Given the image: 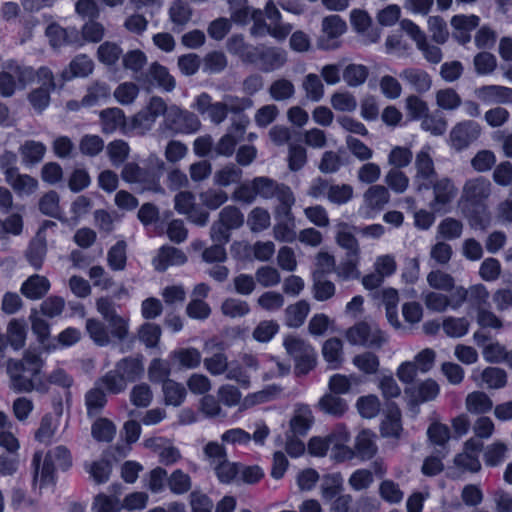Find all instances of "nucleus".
I'll list each match as a JSON object with an SVG mask.
<instances>
[{
	"label": "nucleus",
	"instance_id": "obj_1",
	"mask_svg": "<svg viewBox=\"0 0 512 512\" xmlns=\"http://www.w3.org/2000/svg\"><path fill=\"white\" fill-rule=\"evenodd\" d=\"M43 367V359L35 353H26L21 360L9 359L6 372L10 379V388L17 393H48L49 387L41 375Z\"/></svg>",
	"mask_w": 512,
	"mask_h": 512
},
{
	"label": "nucleus",
	"instance_id": "obj_2",
	"mask_svg": "<svg viewBox=\"0 0 512 512\" xmlns=\"http://www.w3.org/2000/svg\"><path fill=\"white\" fill-rule=\"evenodd\" d=\"M165 171L164 161L155 153L142 160L141 164L128 162L121 171L122 179L131 184L138 193H164L160 179Z\"/></svg>",
	"mask_w": 512,
	"mask_h": 512
},
{
	"label": "nucleus",
	"instance_id": "obj_3",
	"mask_svg": "<svg viewBox=\"0 0 512 512\" xmlns=\"http://www.w3.org/2000/svg\"><path fill=\"white\" fill-rule=\"evenodd\" d=\"M71 466L70 451L63 445L50 449L44 458L41 451H36L31 462L33 481H39L40 488L53 485L56 481V470L67 471Z\"/></svg>",
	"mask_w": 512,
	"mask_h": 512
},
{
	"label": "nucleus",
	"instance_id": "obj_4",
	"mask_svg": "<svg viewBox=\"0 0 512 512\" xmlns=\"http://www.w3.org/2000/svg\"><path fill=\"white\" fill-rule=\"evenodd\" d=\"M491 182L480 176L465 182L461 195L463 209L468 212L471 225L484 230L487 221L482 214L486 210V201L491 195Z\"/></svg>",
	"mask_w": 512,
	"mask_h": 512
},
{
	"label": "nucleus",
	"instance_id": "obj_5",
	"mask_svg": "<svg viewBox=\"0 0 512 512\" xmlns=\"http://www.w3.org/2000/svg\"><path fill=\"white\" fill-rule=\"evenodd\" d=\"M248 57L247 65H252L263 73H272L280 70L288 60V54L285 49L265 44L255 45L252 54Z\"/></svg>",
	"mask_w": 512,
	"mask_h": 512
},
{
	"label": "nucleus",
	"instance_id": "obj_6",
	"mask_svg": "<svg viewBox=\"0 0 512 512\" xmlns=\"http://www.w3.org/2000/svg\"><path fill=\"white\" fill-rule=\"evenodd\" d=\"M346 338L352 345L379 350L387 342V336L374 322L360 321L346 331Z\"/></svg>",
	"mask_w": 512,
	"mask_h": 512
},
{
	"label": "nucleus",
	"instance_id": "obj_7",
	"mask_svg": "<svg viewBox=\"0 0 512 512\" xmlns=\"http://www.w3.org/2000/svg\"><path fill=\"white\" fill-rule=\"evenodd\" d=\"M34 81V69L28 66H22L15 60H8L3 65V71L0 72V95L2 97H11L17 88V83L25 86Z\"/></svg>",
	"mask_w": 512,
	"mask_h": 512
},
{
	"label": "nucleus",
	"instance_id": "obj_8",
	"mask_svg": "<svg viewBox=\"0 0 512 512\" xmlns=\"http://www.w3.org/2000/svg\"><path fill=\"white\" fill-rule=\"evenodd\" d=\"M283 345L294 359L295 372L298 375H306L315 367L317 354L308 342L296 336H288Z\"/></svg>",
	"mask_w": 512,
	"mask_h": 512
},
{
	"label": "nucleus",
	"instance_id": "obj_9",
	"mask_svg": "<svg viewBox=\"0 0 512 512\" xmlns=\"http://www.w3.org/2000/svg\"><path fill=\"white\" fill-rule=\"evenodd\" d=\"M200 125L197 115L175 105L169 107L163 120L164 129L171 135L195 133Z\"/></svg>",
	"mask_w": 512,
	"mask_h": 512
},
{
	"label": "nucleus",
	"instance_id": "obj_10",
	"mask_svg": "<svg viewBox=\"0 0 512 512\" xmlns=\"http://www.w3.org/2000/svg\"><path fill=\"white\" fill-rule=\"evenodd\" d=\"M249 124V118L241 115L233 119L227 132L219 139L213 148L217 156L230 157L234 154L237 144L244 139L246 128Z\"/></svg>",
	"mask_w": 512,
	"mask_h": 512
},
{
	"label": "nucleus",
	"instance_id": "obj_11",
	"mask_svg": "<svg viewBox=\"0 0 512 512\" xmlns=\"http://www.w3.org/2000/svg\"><path fill=\"white\" fill-rule=\"evenodd\" d=\"M416 174L414 176V186L417 192H423L431 189L433 180L436 176L434 161L430 154V147L424 146L415 157Z\"/></svg>",
	"mask_w": 512,
	"mask_h": 512
},
{
	"label": "nucleus",
	"instance_id": "obj_12",
	"mask_svg": "<svg viewBox=\"0 0 512 512\" xmlns=\"http://www.w3.org/2000/svg\"><path fill=\"white\" fill-rule=\"evenodd\" d=\"M480 133L478 123L471 120L459 122L450 131V146L458 152L465 150L479 138Z\"/></svg>",
	"mask_w": 512,
	"mask_h": 512
},
{
	"label": "nucleus",
	"instance_id": "obj_13",
	"mask_svg": "<svg viewBox=\"0 0 512 512\" xmlns=\"http://www.w3.org/2000/svg\"><path fill=\"white\" fill-rule=\"evenodd\" d=\"M135 80L147 89L156 86L167 92L172 91L176 86L175 79L168 69L157 62L152 63L146 73L136 76Z\"/></svg>",
	"mask_w": 512,
	"mask_h": 512
},
{
	"label": "nucleus",
	"instance_id": "obj_14",
	"mask_svg": "<svg viewBox=\"0 0 512 512\" xmlns=\"http://www.w3.org/2000/svg\"><path fill=\"white\" fill-rule=\"evenodd\" d=\"M390 201V193L385 186L372 185L363 194V205L366 218H374Z\"/></svg>",
	"mask_w": 512,
	"mask_h": 512
},
{
	"label": "nucleus",
	"instance_id": "obj_15",
	"mask_svg": "<svg viewBox=\"0 0 512 512\" xmlns=\"http://www.w3.org/2000/svg\"><path fill=\"white\" fill-rule=\"evenodd\" d=\"M434 200L431 207L436 211H442L456 197L457 189L449 178H442L437 181L433 180L432 186Z\"/></svg>",
	"mask_w": 512,
	"mask_h": 512
},
{
	"label": "nucleus",
	"instance_id": "obj_16",
	"mask_svg": "<svg viewBox=\"0 0 512 512\" xmlns=\"http://www.w3.org/2000/svg\"><path fill=\"white\" fill-rule=\"evenodd\" d=\"M440 392L438 383L429 378L405 389L413 404H422L434 400Z\"/></svg>",
	"mask_w": 512,
	"mask_h": 512
},
{
	"label": "nucleus",
	"instance_id": "obj_17",
	"mask_svg": "<svg viewBox=\"0 0 512 512\" xmlns=\"http://www.w3.org/2000/svg\"><path fill=\"white\" fill-rule=\"evenodd\" d=\"M116 372L128 382L139 380L144 374L143 356H128L120 359L115 364Z\"/></svg>",
	"mask_w": 512,
	"mask_h": 512
},
{
	"label": "nucleus",
	"instance_id": "obj_18",
	"mask_svg": "<svg viewBox=\"0 0 512 512\" xmlns=\"http://www.w3.org/2000/svg\"><path fill=\"white\" fill-rule=\"evenodd\" d=\"M187 261L186 255L182 250L164 245L159 249V253L153 260L154 267L159 272H164L169 266L182 265Z\"/></svg>",
	"mask_w": 512,
	"mask_h": 512
},
{
	"label": "nucleus",
	"instance_id": "obj_19",
	"mask_svg": "<svg viewBox=\"0 0 512 512\" xmlns=\"http://www.w3.org/2000/svg\"><path fill=\"white\" fill-rule=\"evenodd\" d=\"M313 421L314 417L310 408L306 405H300L290 420V429L287 433L292 434V436H305L310 430Z\"/></svg>",
	"mask_w": 512,
	"mask_h": 512
},
{
	"label": "nucleus",
	"instance_id": "obj_20",
	"mask_svg": "<svg viewBox=\"0 0 512 512\" xmlns=\"http://www.w3.org/2000/svg\"><path fill=\"white\" fill-rule=\"evenodd\" d=\"M94 68L93 61L85 54L77 55L61 73L62 83L70 81L77 77H86L92 73Z\"/></svg>",
	"mask_w": 512,
	"mask_h": 512
},
{
	"label": "nucleus",
	"instance_id": "obj_21",
	"mask_svg": "<svg viewBox=\"0 0 512 512\" xmlns=\"http://www.w3.org/2000/svg\"><path fill=\"white\" fill-rule=\"evenodd\" d=\"M50 289V282L45 276L33 274L21 285L20 292L30 300L44 297Z\"/></svg>",
	"mask_w": 512,
	"mask_h": 512
},
{
	"label": "nucleus",
	"instance_id": "obj_22",
	"mask_svg": "<svg viewBox=\"0 0 512 512\" xmlns=\"http://www.w3.org/2000/svg\"><path fill=\"white\" fill-rule=\"evenodd\" d=\"M475 95L484 103H506L512 101V88L484 85L475 90Z\"/></svg>",
	"mask_w": 512,
	"mask_h": 512
},
{
	"label": "nucleus",
	"instance_id": "obj_23",
	"mask_svg": "<svg viewBox=\"0 0 512 512\" xmlns=\"http://www.w3.org/2000/svg\"><path fill=\"white\" fill-rule=\"evenodd\" d=\"M107 404L106 391L101 388L96 382L91 389L85 394V406L87 416L94 418L100 415Z\"/></svg>",
	"mask_w": 512,
	"mask_h": 512
},
{
	"label": "nucleus",
	"instance_id": "obj_24",
	"mask_svg": "<svg viewBox=\"0 0 512 512\" xmlns=\"http://www.w3.org/2000/svg\"><path fill=\"white\" fill-rule=\"evenodd\" d=\"M400 78L406 81L416 92L425 93L432 86L430 75L421 69L407 68L400 73Z\"/></svg>",
	"mask_w": 512,
	"mask_h": 512
},
{
	"label": "nucleus",
	"instance_id": "obj_25",
	"mask_svg": "<svg viewBox=\"0 0 512 512\" xmlns=\"http://www.w3.org/2000/svg\"><path fill=\"white\" fill-rule=\"evenodd\" d=\"M376 435L370 430H362L355 439L354 449L356 457L361 460H370L377 453Z\"/></svg>",
	"mask_w": 512,
	"mask_h": 512
},
{
	"label": "nucleus",
	"instance_id": "obj_26",
	"mask_svg": "<svg viewBox=\"0 0 512 512\" xmlns=\"http://www.w3.org/2000/svg\"><path fill=\"white\" fill-rule=\"evenodd\" d=\"M349 157L347 153L339 149L338 151H325L320 160L318 169L325 174H333L340 170L342 166L347 165Z\"/></svg>",
	"mask_w": 512,
	"mask_h": 512
},
{
	"label": "nucleus",
	"instance_id": "obj_27",
	"mask_svg": "<svg viewBox=\"0 0 512 512\" xmlns=\"http://www.w3.org/2000/svg\"><path fill=\"white\" fill-rule=\"evenodd\" d=\"M277 223L273 228L274 237L281 242L291 243L296 239L295 218L292 213L289 216L275 213Z\"/></svg>",
	"mask_w": 512,
	"mask_h": 512
},
{
	"label": "nucleus",
	"instance_id": "obj_28",
	"mask_svg": "<svg viewBox=\"0 0 512 512\" xmlns=\"http://www.w3.org/2000/svg\"><path fill=\"white\" fill-rule=\"evenodd\" d=\"M310 312V305L306 300H299L288 305L285 309V324L290 328L301 327Z\"/></svg>",
	"mask_w": 512,
	"mask_h": 512
},
{
	"label": "nucleus",
	"instance_id": "obj_29",
	"mask_svg": "<svg viewBox=\"0 0 512 512\" xmlns=\"http://www.w3.org/2000/svg\"><path fill=\"white\" fill-rule=\"evenodd\" d=\"M47 254V242L45 238L40 237V231L37 237L32 239L26 250V259L29 264L35 269H41L44 259Z\"/></svg>",
	"mask_w": 512,
	"mask_h": 512
},
{
	"label": "nucleus",
	"instance_id": "obj_30",
	"mask_svg": "<svg viewBox=\"0 0 512 512\" xmlns=\"http://www.w3.org/2000/svg\"><path fill=\"white\" fill-rule=\"evenodd\" d=\"M19 152L23 163L32 166L42 161L46 153V146L39 141L27 140L20 146Z\"/></svg>",
	"mask_w": 512,
	"mask_h": 512
},
{
	"label": "nucleus",
	"instance_id": "obj_31",
	"mask_svg": "<svg viewBox=\"0 0 512 512\" xmlns=\"http://www.w3.org/2000/svg\"><path fill=\"white\" fill-rule=\"evenodd\" d=\"M84 468L92 480L98 485L108 482L112 473V463L106 458H101L90 463L86 462Z\"/></svg>",
	"mask_w": 512,
	"mask_h": 512
},
{
	"label": "nucleus",
	"instance_id": "obj_32",
	"mask_svg": "<svg viewBox=\"0 0 512 512\" xmlns=\"http://www.w3.org/2000/svg\"><path fill=\"white\" fill-rule=\"evenodd\" d=\"M403 431L401 413L398 408L390 410L380 425V433L384 438L399 439Z\"/></svg>",
	"mask_w": 512,
	"mask_h": 512
},
{
	"label": "nucleus",
	"instance_id": "obj_33",
	"mask_svg": "<svg viewBox=\"0 0 512 512\" xmlns=\"http://www.w3.org/2000/svg\"><path fill=\"white\" fill-rule=\"evenodd\" d=\"M448 122L442 112L439 110L433 113H427L421 119V129L433 136H442L446 133Z\"/></svg>",
	"mask_w": 512,
	"mask_h": 512
},
{
	"label": "nucleus",
	"instance_id": "obj_34",
	"mask_svg": "<svg viewBox=\"0 0 512 512\" xmlns=\"http://www.w3.org/2000/svg\"><path fill=\"white\" fill-rule=\"evenodd\" d=\"M242 176L241 168L235 164H228L214 173L213 182L219 187H228L232 184H240Z\"/></svg>",
	"mask_w": 512,
	"mask_h": 512
},
{
	"label": "nucleus",
	"instance_id": "obj_35",
	"mask_svg": "<svg viewBox=\"0 0 512 512\" xmlns=\"http://www.w3.org/2000/svg\"><path fill=\"white\" fill-rule=\"evenodd\" d=\"M106 393L117 395L124 392L127 388V382L123 379L116 369L108 371L95 381Z\"/></svg>",
	"mask_w": 512,
	"mask_h": 512
},
{
	"label": "nucleus",
	"instance_id": "obj_36",
	"mask_svg": "<svg viewBox=\"0 0 512 512\" xmlns=\"http://www.w3.org/2000/svg\"><path fill=\"white\" fill-rule=\"evenodd\" d=\"M227 51L239 57V59L244 63L248 64L250 54H252L255 45L247 43L241 34L232 35L226 43Z\"/></svg>",
	"mask_w": 512,
	"mask_h": 512
},
{
	"label": "nucleus",
	"instance_id": "obj_37",
	"mask_svg": "<svg viewBox=\"0 0 512 512\" xmlns=\"http://www.w3.org/2000/svg\"><path fill=\"white\" fill-rule=\"evenodd\" d=\"M324 359L336 369L343 361V343L339 338L333 337L326 340L322 347Z\"/></svg>",
	"mask_w": 512,
	"mask_h": 512
},
{
	"label": "nucleus",
	"instance_id": "obj_38",
	"mask_svg": "<svg viewBox=\"0 0 512 512\" xmlns=\"http://www.w3.org/2000/svg\"><path fill=\"white\" fill-rule=\"evenodd\" d=\"M127 243L124 240L117 241L107 253V263L113 271H123L127 263Z\"/></svg>",
	"mask_w": 512,
	"mask_h": 512
},
{
	"label": "nucleus",
	"instance_id": "obj_39",
	"mask_svg": "<svg viewBox=\"0 0 512 512\" xmlns=\"http://www.w3.org/2000/svg\"><path fill=\"white\" fill-rule=\"evenodd\" d=\"M102 131L106 134L115 132L125 123V116L119 108H108L100 113Z\"/></svg>",
	"mask_w": 512,
	"mask_h": 512
},
{
	"label": "nucleus",
	"instance_id": "obj_40",
	"mask_svg": "<svg viewBox=\"0 0 512 512\" xmlns=\"http://www.w3.org/2000/svg\"><path fill=\"white\" fill-rule=\"evenodd\" d=\"M320 409L329 415L340 417L348 409V405L339 395L328 393L319 400Z\"/></svg>",
	"mask_w": 512,
	"mask_h": 512
},
{
	"label": "nucleus",
	"instance_id": "obj_41",
	"mask_svg": "<svg viewBox=\"0 0 512 512\" xmlns=\"http://www.w3.org/2000/svg\"><path fill=\"white\" fill-rule=\"evenodd\" d=\"M171 357L186 369L197 368L202 360L200 351L193 347L177 349L171 353Z\"/></svg>",
	"mask_w": 512,
	"mask_h": 512
},
{
	"label": "nucleus",
	"instance_id": "obj_42",
	"mask_svg": "<svg viewBox=\"0 0 512 512\" xmlns=\"http://www.w3.org/2000/svg\"><path fill=\"white\" fill-rule=\"evenodd\" d=\"M335 284L325 279L322 273H314L312 292L317 301H327L335 295Z\"/></svg>",
	"mask_w": 512,
	"mask_h": 512
},
{
	"label": "nucleus",
	"instance_id": "obj_43",
	"mask_svg": "<svg viewBox=\"0 0 512 512\" xmlns=\"http://www.w3.org/2000/svg\"><path fill=\"white\" fill-rule=\"evenodd\" d=\"M493 407L490 397L482 391H474L466 397V408L474 414L489 412Z\"/></svg>",
	"mask_w": 512,
	"mask_h": 512
},
{
	"label": "nucleus",
	"instance_id": "obj_44",
	"mask_svg": "<svg viewBox=\"0 0 512 512\" xmlns=\"http://www.w3.org/2000/svg\"><path fill=\"white\" fill-rule=\"evenodd\" d=\"M342 490L343 478L340 473L324 476L321 484V496L324 500L331 501L335 499Z\"/></svg>",
	"mask_w": 512,
	"mask_h": 512
},
{
	"label": "nucleus",
	"instance_id": "obj_45",
	"mask_svg": "<svg viewBox=\"0 0 512 512\" xmlns=\"http://www.w3.org/2000/svg\"><path fill=\"white\" fill-rule=\"evenodd\" d=\"M437 106L446 111H455L462 105L460 95L453 88L439 89L435 94Z\"/></svg>",
	"mask_w": 512,
	"mask_h": 512
},
{
	"label": "nucleus",
	"instance_id": "obj_46",
	"mask_svg": "<svg viewBox=\"0 0 512 512\" xmlns=\"http://www.w3.org/2000/svg\"><path fill=\"white\" fill-rule=\"evenodd\" d=\"M161 334V327L151 322H145L138 329V339L147 349L158 346Z\"/></svg>",
	"mask_w": 512,
	"mask_h": 512
},
{
	"label": "nucleus",
	"instance_id": "obj_47",
	"mask_svg": "<svg viewBox=\"0 0 512 512\" xmlns=\"http://www.w3.org/2000/svg\"><path fill=\"white\" fill-rule=\"evenodd\" d=\"M6 182L18 194L30 195L38 188L37 179L28 174H20L19 171L16 172L13 177L9 178V180H6Z\"/></svg>",
	"mask_w": 512,
	"mask_h": 512
},
{
	"label": "nucleus",
	"instance_id": "obj_48",
	"mask_svg": "<svg viewBox=\"0 0 512 512\" xmlns=\"http://www.w3.org/2000/svg\"><path fill=\"white\" fill-rule=\"evenodd\" d=\"M166 405L180 406L186 398L185 387L173 380L165 381L162 385Z\"/></svg>",
	"mask_w": 512,
	"mask_h": 512
},
{
	"label": "nucleus",
	"instance_id": "obj_49",
	"mask_svg": "<svg viewBox=\"0 0 512 512\" xmlns=\"http://www.w3.org/2000/svg\"><path fill=\"white\" fill-rule=\"evenodd\" d=\"M268 92L273 100L279 102L286 101L294 96L295 86L290 80L280 78L271 83Z\"/></svg>",
	"mask_w": 512,
	"mask_h": 512
},
{
	"label": "nucleus",
	"instance_id": "obj_50",
	"mask_svg": "<svg viewBox=\"0 0 512 512\" xmlns=\"http://www.w3.org/2000/svg\"><path fill=\"white\" fill-rule=\"evenodd\" d=\"M93 438L99 442L109 443L116 434V427L112 421L107 418H98L91 427Z\"/></svg>",
	"mask_w": 512,
	"mask_h": 512
},
{
	"label": "nucleus",
	"instance_id": "obj_51",
	"mask_svg": "<svg viewBox=\"0 0 512 512\" xmlns=\"http://www.w3.org/2000/svg\"><path fill=\"white\" fill-rule=\"evenodd\" d=\"M192 17V8L183 0L174 1L169 8V18L178 27H184Z\"/></svg>",
	"mask_w": 512,
	"mask_h": 512
},
{
	"label": "nucleus",
	"instance_id": "obj_52",
	"mask_svg": "<svg viewBox=\"0 0 512 512\" xmlns=\"http://www.w3.org/2000/svg\"><path fill=\"white\" fill-rule=\"evenodd\" d=\"M110 93V87L106 83H96L89 87L86 95L82 98L81 103L85 107L99 105L109 98Z\"/></svg>",
	"mask_w": 512,
	"mask_h": 512
},
{
	"label": "nucleus",
	"instance_id": "obj_53",
	"mask_svg": "<svg viewBox=\"0 0 512 512\" xmlns=\"http://www.w3.org/2000/svg\"><path fill=\"white\" fill-rule=\"evenodd\" d=\"M147 63L145 53L139 49L130 50L122 55V65L125 70H129L135 74L134 78L142 72L143 67Z\"/></svg>",
	"mask_w": 512,
	"mask_h": 512
},
{
	"label": "nucleus",
	"instance_id": "obj_54",
	"mask_svg": "<svg viewBox=\"0 0 512 512\" xmlns=\"http://www.w3.org/2000/svg\"><path fill=\"white\" fill-rule=\"evenodd\" d=\"M231 20L240 25H246L251 21V13L254 10L248 5L247 0H228Z\"/></svg>",
	"mask_w": 512,
	"mask_h": 512
},
{
	"label": "nucleus",
	"instance_id": "obj_55",
	"mask_svg": "<svg viewBox=\"0 0 512 512\" xmlns=\"http://www.w3.org/2000/svg\"><path fill=\"white\" fill-rule=\"evenodd\" d=\"M274 198L279 201L275 213H280L285 217L289 216L290 213H292L291 208L295 203V197L291 188L285 184H279L275 191Z\"/></svg>",
	"mask_w": 512,
	"mask_h": 512
},
{
	"label": "nucleus",
	"instance_id": "obj_56",
	"mask_svg": "<svg viewBox=\"0 0 512 512\" xmlns=\"http://www.w3.org/2000/svg\"><path fill=\"white\" fill-rule=\"evenodd\" d=\"M167 485L173 494L182 495L191 489V477L181 469H176L168 476Z\"/></svg>",
	"mask_w": 512,
	"mask_h": 512
},
{
	"label": "nucleus",
	"instance_id": "obj_57",
	"mask_svg": "<svg viewBox=\"0 0 512 512\" xmlns=\"http://www.w3.org/2000/svg\"><path fill=\"white\" fill-rule=\"evenodd\" d=\"M239 468H241V463L230 462L228 459H225L214 466V471L221 483L229 484L233 481H238Z\"/></svg>",
	"mask_w": 512,
	"mask_h": 512
},
{
	"label": "nucleus",
	"instance_id": "obj_58",
	"mask_svg": "<svg viewBox=\"0 0 512 512\" xmlns=\"http://www.w3.org/2000/svg\"><path fill=\"white\" fill-rule=\"evenodd\" d=\"M442 328L445 334L452 338H460L467 334L469 322L465 317H446L443 320Z\"/></svg>",
	"mask_w": 512,
	"mask_h": 512
},
{
	"label": "nucleus",
	"instance_id": "obj_59",
	"mask_svg": "<svg viewBox=\"0 0 512 512\" xmlns=\"http://www.w3.org/2000/svg\"><path fill=\"white\" fill-rule=\"evenodd\" d=\"M171 373L170 363L167 360L155 358L150 362L148 367V376L153 383H162L170 380Z\"/></svg>",
	"mask_w": 512,
	"mask_h": 512
},
{
	"label": "nucleus",
	"instance_id": "obj_60",
	"mask_svg": "<svg viewBox=\"0 0 512 512\" xmlns=\"http://www.w3.org/2000/svg\"><path fill=\"white\" fill-rule=\"evenodd\" d=\"M368 68L362 64H349L343 71V79L350 87L362 85L368 77Z\"/></svg>",
	"mask_w": 512,
	"mask_h": 512
},
{
	"label": "nucleus",
	"instance_id": "obj_61",
	"mask_svg": "<svg viewBox=\"0 0 512 512\" xmlns=\"http://www.w3.org/2000/svg\"><path fill=\"white\" fill-rule=\"evenodd\" d=\"M122 54L123 51L121 47L109 41L102 43L97 50L98 60L107 66L115 65Z\"/></svg>",
	"mask_w": 512,
	"mask_h": 512
},
{
	"label": "nucleus",
	"instance_id": "obj_62",
	"mask_svg": "<svg viewBox=\"0 0 512 512\" xmlns=\"http://www.w3.org/2000/svg\"><path fill=\"white\" fill-rule=\"evenodd\" d=\"M59 195L51 190L44 194L39 200V210L46 216L60 219Z\"/></svg>",
	"mask_w": 512,
	"mask_h": 512
},
{
	"label": "nucleus",
	"instance_id": "obj_63",
	"mask_svg": "<svg viewBox=\"0 0 512 512\" xmlns=\"http://www.w3.org/2000/svg\"><path fill=\"white\" fill-rule=\"evenodd\" d=\"M86 330L90 338L99 346H106L110 342L109 333L104 323L91 318L86 321Z\"/></svg>",
	"mask_w": 512,
	"mask_h": 512
},
{
	"label": "nucleus",
	"instance_id": "obj_64",
	"mask_svg": "<svg viewBox=\"0 0 512 512\" xmlns=\"http://www.w3.org/2000/svg\"><path fill=\"white\" fill-rule=\"evenodd\" d=\"M6 338L8 344H10L15 350H19L25 345L26 340V329L23 323L13 319L10 321L7 328Z\"/></svg>",
	"mask_w": 512,
	"mask_h": 512
}]
</instances>
